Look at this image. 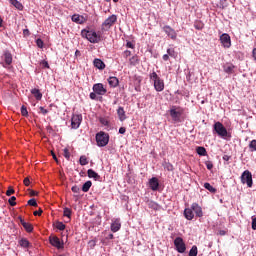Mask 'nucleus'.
<instances>
[{"label": "nucleus", "mask_w": 256, "mask_h": 256, "mask_svg": "<svg viewBox=\"0 0 256 256\" xmlns=\"http://www.w3.org/2000/svg\"><path fill=\"white\" fill-rule=\"evenodd\" d=\"M89 179H95V181H99L101 176L97 174L93 169H88L87 171Z\"/></svg>", "instance_id": "nucleus-21"}, {"label": "nucleus", "mask_w": 256, "mask_h": 256, "mask_svg": "<svg viewBox=\"0 0 256 256\" xmlns=\"http://www.w3.org/2000/svg\"><path fill=\"white\" fill-rule=\"evenodd\" d=\"M199 251L197 250V246H192V248L189 251V256H197Z\"/></svg>", "instance_id": "nucleus-36"}, {"label": "nucleus", "mask_w": 256, "mask_h": 256, "mask_svg": "<svg viewBox=\"0 0 256 256\" xmlns=\"http://www.w3.org/2000/svg\"><path fill=\"white\" fill-rule=\"evenodd\" d=\"M218 235H220L221 237H223L224 235H227V231H225V230H219Z\"/></svg>", "instance_id": "nucleus-61"}, {"label": "nucleus", "mask_w": 256, "mask_h": 256, "mask_svg": "<svg viewBox=\"0 0 256 256\" xmlns=\"http://www.w3.org/2000/svg\"><path fill=\"white\" fill-rule=\"evenodd\" d=\"M122 55H123L124 59H129V57H131V51L126 50L123 52Z\"/></svg>", "instance_id": "nucleus-49"}, {"label": "nucleus", "mask_w": 256, "mask_h": 256, "mask_svg": "<svg viewBox=\"0 0 256 256\" xmlns=\"http://www.w3.org/2000/svg\"><path fill=\"white\" fill-rule=\"evenodd\" d=\"M220 42L222 47L229 49V47H231V36H229L227 33L222 34L220 36Z\"/></svg>", "instance_id": "nucleus-10"}, {"label": "nucleus", "mask_w": 256, "mask_h": 256, "mask_svg": "<svg viewBox=\"0 0 256 256\" xmlns=\"http://www.w3.org/2000/svg\"><path fill=\"white\" fill-rule=\"evenodd\" d=\"M117 23V15L113 14L102 23V31H109Z\"/></svg>", "instance_id": "nucleus-7"}, {"label": "nucleus", "mask_w": 256, "mask_h": 256, "mask_svg": "<svg viewBox=\"0 0 256 256\" xmlns=\"http://www.w3.org/2000/svg\"><path fill=\"white\" fill-rule=\"evenodd\" d=\"M96 142L98 147H106L109 144V134L105 132H99L96 134Z\"/></svg>", "instance_id": "nucleus-5"}, {"label": "nucleus", "mask_w": 256, "mask_h": 256, "mask_svg": "<svg viewBox=\"0 0 256 256\" xmlns=\"http://www.w3.org/2000/svg\"><path fill=\"white\" fill-rule=\"evenodd\" d=\"M36 45L37 47H39V49H43V45H44L43 40L41 38H38L36 40Z\"/></svg>", "instance_id": "nucleus-47"}, {"label": "nucleus", "mask_w": 256, "mask_h": 256, "mask_svg": "<svg viewBox=\"0 0 256 256\" xmlns=\"http://www.w3.org/2000/svg\"><path fill=\"white\" fill-rule=\"evenodd\" d=\"M129 64L131 67H135V65L139 64V56L134 55L131 58H129Z\"/></svg>", "instance_id": "nucleus-27"}, {"label": "nucleus", "mask_w": 256, "mask_h": 256, "mask_svg": "<svg viewBox=\"0 0 256 256\" xmlns=\"http://www.w3.org/2000/svg\"><path fill=\"white\" fill-rule=\"evenodd\" d=\"M81 36L84 39H87L90 43H100L101 41V36L95 32V30H87L83 29L81 31Z\"/></svg>", "instance_id": "nucleus-1"}, {"label": "nucleus", "mask_w": 256, "mask_h": 256, "mask_svg": "<svg viewBox=\"0 0 256 256\" xmlns=\"http://www.w3.org/2000/svg\"><path fill=\"white\" fill-rule=\"evenodd\" d=\"M174 247L176 248V251L178 253H185V251H187V246L185 245V241H183V238L181 237L175 238Z\"/></svg>", "instance_id": "nucleus-8"}, {"label": "nucleus", "mask_w": 256, "mask_h": 256, "mask_svg": "<svg viewBox=\"0 0 256 256\" xmlns=\"http://www.w3.org/2000/svg\"><path fill=\"white\" fill-rule=\"evenodd\" d=\"M205 165H206L208 171H211V169H213V162H211V161H206V162H205Z\"/></svg>", "instance_id": "nucleus-48"}, {"label": "nucleus", "mask_w": 256, "mask_h": 256, "mask_svg": "<svg viewBox=\"0 0 256 256\" xmlns=\"http://www.w3.org/2000/svg\"><path fill=\"white\" fill-rule=\"evenodd\" d=\"M31 93L34 95V97L37 101H41V99H43V94L41 93V91L39 89L34 88L31 90Z\"/></svg>", "instance_id": "nucleus-23"}, {"label": "nucleus", "mask_w": 256, "mask_h": 256, "mask_svg": "<svg viewBox=\"0 0 256 256\" xmlns=\"http://www.w3.org/2000/svg\"><path fill=\"white\" fill-rule=\"evenodd\" d=\"M25 187H29V185H31V180L29 179V177L24 178L23 181Z\"/></svg>", "instance_id": "nucleus-50"}, {"label": "nucleus", "mask_w": 256, "mask_h": 256, "mask_svg": "<svg viewBox=\"0 0 256 256\" xmlns=\"http://www.w3.org/2000/svg\"><path fill=\"white\" fill-rule=\"evenodd\" d=\"M249 151L255 153L256 151V140H251L248 144Z\"/></svg>", "instance_id": "nucleus-33"}, {"label": "nucleus", "mask_w": 256, "mask_h": 256, "mask_svg": "<svg viewBox=\"0 0 256 256\" xmlns=\"http://www.w3.org/2000/svg\"><path fill=\"white\" fill-rule=\"evenodd\" d=\"M100 123H102V125H105V126L109 125V121L105 120L104 118L100 119Z\"/></svg>", "instance_id": "nucleus-58"}, {"label": "nucleus", "mask_w": 256, "mask_h": 256, "mask_svg": "<svg viewBox=\"0 0 256 256\" xmlns=\"http://www.w3.org/2000/svg\"><path fill=\"white\" fill-rule=\"evenodd\" d=\"M17 198L15 196H12L9 200H8V203L11 207H15V205H17Z\"/></svg>", "instance_id": "nucleus-40"}, {"label": "nucleus", "mask_w": 256, "mask_h": 256, "mask_svg": "<svg viewBox=\"0 0 256 256\" xmlns=\"http://www.w3.org/2000/svg\"><path fill=\"white\" fill-rule=\"evenodd\" d=\"M72 21L73 23H78V25H83V23H87V18L79 14H74L72 15Z\"/></svg>", "instance_id": "nucleus-15"}, {"label": "nucleus", "mask_w": 256, "mask_h": 256, "mask_svg": "<svg viewBox=\"0 0 256 256\" xmlns=\"http://www.w3.org/2000/svg\"><path fill=\"white\" fill-rule=\"evenodd\" d=\"M184 217L188 221H193V218L195 217V214L193 213V209L192 208H186L184 210Z\"/></svg>", "instance_id": "nucleus-19"}, {"label": "nucleus", "mask_w": 256, "mask_h": 256, "mask_svg": "<svg viewBox=\"0 0 256 256\" xmlns=\"http://www.w3.org/2000/svg\"><path fill=\"white\" fill-rule=\"evenodd\" d=\"M151 81H153L154 83V89L158 92L163 91V89H165V82L163 81V79H161V77H159V75H157V72L153 71L152 73H150L149 75Z\"/></svg>", "instance_id": "nucleus-2"}, {"label": "nucleus", "mask_w": 256, "mask_h": 256, "mask_svg": "<svg viewBox=\"0 0 256 256\" xmlns=\"http://www.w3.org/2000/svg\"><path fill=\"white\" fill-rule=\"evenodd\" d=\"M230 159H231V156H229V155L223 156V161H229Z\"/></svg>", "instance_id": "nucleus-63"}, {"label": "nucleus", "mask_w": 256, "mask_h": 256, "mask_svg": "<svg viewBox=\"0 0 256 256\" xmlns=\"http://www.w3.org/2000/svg\"><path fill=\"white\" fill-rule=\"evenodd\" d=\"M119 229H121V219L116 218L111 223V231H112V233H117V231H119Z\"/></svg>", "instance_id": "nucleus-17"}, {"label": "nucleus", "mask_w": 256, "mask_h": 256, "mask_svg": "<svg viewBox=\"0 0 256 256\" xmlns=\"http://www.w3.org/2000/svg\"><path fill=\"white\" fill-rule=\"evenodd\" d=\"M71 209L70 208H64L63 215L64 217H68V219H71Z\"/></svg>", "instance_id": "nucleus-38"}, {"label": "nucleus", "mask_w": 256, "mask_h": 256, "mask_svg": "<svg viewBox=\"0 0 256 256\" xmlns=\"http://www.w3.org/2000/svg\"><path fill=\"white\" fill-rule=\"evenodd\" d=\"M79 163L82 166L89 165V160H87V156L85 155L80 156Z\"/></svg>", "instance_id": "nucleus-35"}, {"label": "nucleus", "mask_w": 256, "mask_h": 256, "mask_svg": "<svg viewBox=\"0 0 256 256\" xmlns=\"http://www.w3.org/2000/svg\"><path fill=\"white\" fill-rule=\"evenodd\" d=\"M164 169H167V171H173V164L166 162L164 164Z\"/></svg>", "instance_id": "nucleus-45"}, {"label": "nucleus", "mask_w": 256, "mask_h": 256, "mask_svg": "<svg viewBox=\"0 0 256 256\" xmlns=\"http://www.w3.org/2000/svg\"><path fill=\"white\" fill-rule=\"evenodd\" d=\"M204 188H206L210 193H217V189L211 186L209 182L204 183Z\"/></svg>", "instance_id": "nucleus-32"}, {"label": "nucleus", "mask_w": 256, "mask_h": 256, "mask_svg": "<svg viewBox=\"0 0 256 256\" xmlns=\"http://www.w3.org/2000/svg\"><path fill=\"white\" fill-rule=\"evenodd\" d=\"M4 61L6 65H11L13 63V55H11V52L9 51L4 52Z\"/></svg>", "instance_id": "nucleus-22"}, {"label": "nucleus", "mask_w": 256, "mask_h": 256, "mask_svg": "<svg viewBox=\"0 0 256 256\" xmlns=\"http://www.w3.org/2000/svg\"><path fill=\"white\" fill-rule=\"evenodd\" d=\"M18 219L21 225L24 227L25 231H27V233H33V224L25 222V220L21 216H19Z\"/></svg>", "instance_id": "nucleus-14"}, {"label": "nucleus", "mask_w": 256, "mask_h": 256, "mask_svg": "<svg viewBox=\"0 0 256 256\" xmlns=\"http://www.w3.org/2000/svg\"><path fill=\"white\" fill-rule=\"evenodd\" d=\"M93 91L96 95H105L107 93V88L102 83H97L93 85Z\"/></svg>", "instance_id": "nucleus-12"}, {"label": "nucleus", "mask_w": 256, "mask_h": 256, "mask_svg": "<svg viewBox=\"0 0 256 256\" xmlns=\"http://www.w3.org/2000/svg\"><path fill=\"white\" fill-rule=\"evenodd\" d=\"M163 61H167L169 59V54H164L162 56Z\"/></svg>", "instance_id": "nucleus-64"}, {"label": "nucleus", "mask_w": 256, "mask_h": 256, "mask_svg": "<svg viewBox=\"0 0 256 256\" xmlns=\"http://www.w3.org/2000/svg\"><path fill=\"white\" fill-rule=\"evenodd\" d=\"M213 131L221 137L222 139H227V137H231V134L227 131V128L221 122H215L213 125Z\"/></svg>", "instance_id": "nucleus-3"}, {"label": "nucleus", "mask_w": 256, "mask_h": 256, "mask_svg": "<svg viewBox=\"0 0 256 256\" xmlns=\"http://www.w3.org/2000/svg\"><path fill=\"white\" fill-rule=\"evenodd\" d=\"M81 121H83V116L81 114L73 115L71 118L72 129H79Z\"/></svg>", "instance_id": "nucleus-9"}, {"label": "nucleus", "mask_w": 256, "mask_h": 256, "mask_svg": "<svg viewBox=\"0 0 256 256\" xmlns=\"http://www.w3.org/2000/svg\"><path fill=\"white\" fill-rule=\"evenodd\" d=\"M117 115L120 121H125V119H127V116H125V109L121 106L117 109Z\"/></svg>", "instance_id": "nucleus-24"}, {"label": "nucleus", "mask_w": 256, "mask_h": 256, "mask_svg": "<svg viewBox=\"0 0 256 256\" xmlns=\"http://www.w3.org/2000/svg\"><path fill=\"white\" fill-rule=\"evenodd\" d=\"M233 69H235V66H233L232 64L227 65V66L224 67L225 73H228V74L233 73Z\"/></svg>", "instance_id": "nucleus-37"}, {"label": "nucleus", "mask_w": 256, "mask_h": 256, "mask_svg": "<svg viewBox=\"0 0 256 256\" xmlns=\"http://www.w3.org/2000/svg\"><path fill=\"white\" fill-rule=\"evenodd\" d=\"M147 206L149 207V209H153V211H159V204L154 201L148 200Z\"/></svg>", "instance_id": "nucleus-26"}, {"label": "nucleus", "mask_w": 256, "mask_h": 256, "mask_svg": "<svg viewBox=\"0 0 256 256\" xmlns=\"http://www.w3.org/2000/svg\"><path fill=\"white\" fill-rule=\"evenodd\" d=\"M28 191H30V196L31 197H35V195L39 194L37 191L31 190V189H28Z\"/></svg>", "instance_id": "nucleus-57"}, {"label": "nucleus", "mask_w": 256, "mask_h": 256, "mask_svg": "<svg viewBox=\"0 0 256 256\" xmlns=\"http://www.w3.org/2000/svg\"><path fill=\"white\" fill-rule=\"evenodd\" d=\"M127 131V129H125V127H120L119 128V133L120 135H125V132Z\"/></svg>", "instance_id": "nucleus-56"}, {"label": "nucleus", "mask_w": 256, "mask_h": 256, "mask_svg": "<svg viewBox=\"0 0 256 256\" xmlns=\"http://www.w3.org/2000/svg\"><path fill=\"white\" fill-rule=\"evenodd\" d=\"M41 65H43V67H45V69H49V62L47 61H42Z\"/></svg>", "instance_id": "nucleus-59"}, {"label": "nucleus", "mask_w": 256, "mask_h": 256, "mask_svg": "<svg viewBox=\"0 0 256 256\" xmlns=\"http://www.w3.org/2000/svg\"><path fill=\"white\" fill-rule=\"evenodd\" d=\"M56 229H59V231H65V224L63 222H57Z\"/></svg>", "instance_id": "nucleus-41"}, {"label": "nucleus", "mask_w": 256, "mask_h": 256, "mask_svg": "<svg viewBox=\"0 0 256 256\" xmlns=\"http://www.w3.org/2000/svg\"><path fill=\"white\" fill-rule=\"evenodd\" d=\"M21 115L22 117H28L29 115V112L27 111V107L25 105L21 107Z\"/></svg>", "instance_id": "nucleus-39"}, {"label": "nucleus", "mask_w": 256, "mask_h": 256, "mask_svg": "<svg viewBox=\"0 0 256 256\" xmlns=\"http://www.w3.org/2000/svg\"><path fill=\"white\" fill-rule=\"evenodd\" d=\"M252 229L253 231H256V217L252 218Z\"/></svg>", "instance_id": "nucleus-54"}, {"label": "nucleus", "mask_w": 256, "mask_h": 256, "mask_svg": "<svg viewBox=\"0 0 256 256\" xmlns=\"http://www.w3.org/2000/svg\"><path fill=\"white\" fill-rule=\"evenodd\" d=\"M163 31L173 41H175V39H177V32H175V29L171 28V26H167V25L164 26Z\"/></svg>", "instance_id": "nucleus-13"}, {"label": "nucleus", "mask_w": 256, "mask_h": 256, "mask_svg": "<svg viewBox=\"0 0 256 256\" xmlns=\"http://www.w3.org/2000/svg\"><path fill=\"white\" fill-rule=\"evenodd\" d=\"M71 191H72L73 193H80L81 188H79V186H73V187L71 188Z\"/></svg>", "instance_id": "nucleus-51"}, {"label": "nucleus", "mask_w": 256, "mask_h": 256, "mask_svg": "<svg viewBox=\"0 0 256 256\" xmlns=\"http://www.w3.org/2000/svg\"><path fill=\"white\" fill-rule=\"evenodd\" d=\"M149 187L152 191H157L159 189V179L153 177L149 180Z\"/></svg>", "instance_id": "nucleus-18"}, {"label": "nucleus", "mask_w": 256, "mask_h": 256, "mask_svg": "<svg viewBox=\"0 0 256 256\" xmlns=\"http://www.w3.org/2000/svg\"><path fill=\"white\" fill-rule=\"evenodd\" d=\"M190 208L192 209V212L194 211L196 217H203V209L199 204L193 203Z\"/></svg>", "instance_id": "nucleus-16"}, {"label": "nucleus", "mask_w": 256, "mask_h": 256, "mask_svg": "<svg viewBox=\"0 0 256 256\" xmlns=\"http://www.w3.org/2000/svg\"><path fill=\"white\" fill-rule=\"evenodd\" d=\"M51 155H52L54 161H56V163H59V160L57 159V155H55V152H51Z\"/></svg>", "instance_id": "nucleus-62"}, {"label": "nucleus", "mask_w": 256, "mask_h": 256, "mask_svg": "<svg viewBox=\"0 0 256 256\" xmlns=\"http://www.w3.org/2000/svg\"><path fill=\"white\" fill-rule=\"evenodd\" d=\"M90 99H93V100L97 99V93L91 92L90 93Z\"/></svg>", "instance_id": "nucleus-60"}, {"label": "nucleus", "mask_w": 256, "mask_h": 256, "mask_svg": "<svg viewBox=\"0 0 256 256\" xmlns=\"http://www.w3.org/2000/svg\"><path fill=\"white\" fill-rule=\"evenodd\" d=\"M10 3L19 11H23V4H21V2H19L18 0H10Z\"/></svg>", "instance_id": "nucleus-30"}, {"label": "nucleus", "mask_w": 256, "mask_h": 256, "mask_svg": "<svg viewBox=\"0 0 256 256\" xmlns=\"http://www.w3.org/2000/svg\"><path fill=\"white\" fill-rule=\"evenodd\" d=\"M196 152L201 156V157H205L207 155V149H205V147L203 146H198L196 148Z\"/></svg>", "instance_id": "nucleus-29"}, {"label": "nucleus", "mask_w": 256, "mask_h": 256, "mask_svg": "<svg viewBox=\"0 0 256 256\" xmlns=\"http://www.w3.org/2000/svg\"><path fill=\"white\" fill-rule=\"evenodd\" d=\"M185 110H183L181 107L172 106V108L169 110L170 117L175 123H181V115Z\"/></svg>", "instance_id": "nucleus-4"}, {"label": "nucleus", "mask_w": 256, "mask_h": 256, "mask_svg": "<svg viewBox=\"0 0 256 256\" xmlns=\"http://www.w3.org/2000/svg\"><path fill=\"white\" fill-rule=\"evenodd\" d=\"M93 185V182L91 180L86 181L82 186V191L84 193H88V191L91 189V186Z\"/></svg>", "instance_id": "nucleus-28"}, {"label": "nucleus", "mask_w": 256, "mask_h": 256, "mask_svg": "<svg viewBox=\"0 0 256 256\" xmlns=\"http://www.w3.org/2000/svg\"><path fill=\"white\" fill-rule=\"evenodd\" d=\"M93 65H94V67H96V69H100L101 71H103V69H105V62H103L99 58L94 59Z\"/></svg>", "instance_id": "nucleus-20"}, {"label": "nucleus", "mask_w": 256, "mask_h": 256, "mask_svg": "<svg viewBox=\"0 0 256 256\" xmlns=\"http://www.w3.org/2000/svg\"><path fill=\"white\" fill-rule=\"evenodd\" d=\"M126 47H127L128 49H135V45H133V42H131V41H128V42L126 43Z\"/></svg>", "instance_id": "nucleus-53"}, {"label": "nucleus", "mask_w": 256, "mask_h": 256, "mask_svg": "<svg viewBox=\"0 0 256 256\" xmlns=\"http://www.w3.org/2000/svg\"><path fill=\"white\" fill-rule=\"evenodd\" d=\"M33 214L35 215V217H37V215L41 216L43 214V210L40 208L38 211H34Z\"/></svg>", "instance_id": "nucleus-55"}, {"label": "nucleus", "mask_w": 256, "mask_h": 256, "mask_svg": "<svg viewBox=\"0 0 256 256\" xmlns=\"http://www.w3.org/2000/svg\"><path fill=\"white\" fill-rule=\"evenodd\" d=\"M108 83L110 87H117V85H119V79L117 77H109Z\"/></svg>", "instance_id": "nucleus-25"}, {"label": "nucleus", "mask_w": 256, "mask_h": 256, "mask_svg": "<svg viewBox=\"0 0 256 256\" xmlns=\"http://www.w3.org/2000/svg\"><path fill=\"white\" fill-rule=\"evenodd\" d=\"M19 245H20V247H23L24 249H27V248H29V246L31 245V243H29V240H27L26 238H22V239L19 241Z\"/></svg>", "instance_id": "nucleus-31"}, {"label": "nucleus", "mask_w": 256, "mask_h": 256, "mask_svg": "<svg viewBox=\"0 0 256 256\" xmlns=\"http://www.w3.org/2000/svg\"><path fill=\"white\" fill-rule=\"evenodd\" d=\"M167 54L169 57H172L173 59H176V57H177V52H175L174 48H168Z\"/></svg>", "instance_id": "nucleus-34"}, {"label": "nucleus", "mask_w": 256, "mask_h": 256, "mask_svg": "<svg viewBox=\"0 0 256 256\" xmlns=\"http://www.w3.org/2000/svg\"><path fill=\"white\" fill-rule=\"evenodd\" d=\"M39 109L42 115H47V113H49V110L45 109L43 106H40Z\"/></svg>", "instance_id": "nucleus-52"}, {"label": "nucleus", "mask_w": 256, "mask_h": 256, "mask_svg": "<svg viewBox=\"0 0 256 256\" xmlns=\"http://www.w3.org/2000/svg\"><path fill=\"white\" fill-rule=\"evenodd\" d=\"M63 153H64L65 159H67V161H69V159H71V153H69V149L64 148Z\"/></svg>", "instance_id": "nucleus-42"}, {"label": "nucleus", "mask_w": 256, "mask_h": 256, "mask_svg": "<svg viewBox=\"0 0 256 256\" xmlns=\"http://www.w3.org/2000/svg\"><path fill=\"white\" fill-rule=\"evenodd\" d=\"M49 241L50 245H52V247H56V249H63L65 247V244L61 242V240L57 236L50 237Z\"/></svg>", "instance_id": "nucleus-11"}, {"label": "nucleus", "mask_w": 256, "mask_h": 256, "mask_svg": "<svg viewBox=\"0 0 256 256\" xmlns=\"http://www.w3.org/2000/svg\"><path fill=\"white\" fill-rule=\"evenodd\" d=\"M15 193V189H13V187H8V190L6 191V195L7 197H11V195H13Z\"/></svg>", "instance_id": "nucleus-44"}, {"label": "nucleus", "mask_w": 256, "mask_h": 256, "mask_svg": "<svg viewBox=\"0 0 256 256\" xmlns=\"http://www.w3.org/2000/svg\"><path fill=\"white\" fill-rule=\"evenodd\" d=\"M194 27H195V29H197L198 31H201V30H203L204 25H203V23H201V22H196V23L194 24Z\"/></svg>", "instance_id": "nucleus-43"}, {"label": "nucleus", "mask_w": 256, "mask_h": 256, "mask_svg": "<svg viewBox=\"0 0 256 256\" xmlns=\"http://www.w3.org/2000/svg\"><path fill=\"white\" fill-rule=\"evenodd\" d=\"M241 183L243 185H247V187L251 188L253 187V174H251V171L245 170L241 175Z\"/></svg>", "instance_id": "nucleus-6"}, {"label": "nucleus", "mask_w": 256, "mask_h": 256, "mask_svg": "<svg viewBox=\"0 0 256 256\" xmlns=\"http://www.w3.org/2000/svg\"><path fill=\"white\" fill-rule=\"evenodd\" d=\"M28 205L31 207H37V200H35V198L28 200Z\"/></svg>", "instance_id": "nucleus-46"}]
</instances>
